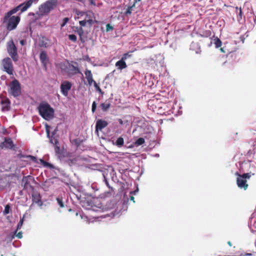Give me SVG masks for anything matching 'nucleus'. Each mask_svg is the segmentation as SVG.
<instances>
[{
  "label": "nucleus",
  "mask_w": 256,
  "mask_h": 256,
  "mask_svg": "<svg viewBox=\"0 0 256 256\" xmlns=\"http://www.w3.org/2000/svg\"><path fill=\"white\" fill-rule=\"evenodd\" d=\"M142 0H134V4H136L138 2L141 1Z\"/></svg>",
  "instance_id": "3c124183"
},
{
  "label": "nucleus",
  "mask_w": 256,
  "mask_h": 256,
  "mask_svg": "<svg viewBox=\"0 0 256 256\" xmlns=\"http://www.w3.org/2000/svg\"><path fill=\"white\" fill-rule=\"evenodd\" d=\"M68 38L74 42H76L77 40V38L76 36L73 34L68 35Z\"/></svg>",
  "instance_id": "2f4dec72"
},
{
  "label": "nucleus",
  "mask_w": 256,
  "mask_h": 256,
  "mask_svg": "<svg viewBox=\"0 0 256 256\" xmlns=\"http://www.w3.org/2000/svg\"><path fill=\"white\" fill-rule=\"evenodd\" d=\"M54 151L56 155L60 156V144L58 140L54 139Z\"/></svg>",
  "instance_id": "aec40b11"
},
{
  "label": "nucleus",
  "mask_w": 256,
  "mask_h": 256,
  "mask_svg": "<svg viewBox=\"0 0 256 256\" xmlns=\"http://www.w3.org/2000/svg\"><path fill=\"white\" fill-rule=\"evenodd\" d=\"M2 111H8L10 108V101L6 98H2L0 102Z\"/></svg>",
  "instance_id": "ddd939ff"
},
{
  "label": "nucleus",
  "mask_w": 256,
  "mask_h": 256,
  "mask_svg": "<svg viewBox=\"0 0 256 256\" xmlns=\"http://www.w3.org/2000/svg\"><path fill=\"white\" fill-rule=\"evenodd\" d=\"M75 214H76V216H78V212H75Z\"/></svg>",
  "instance_id": "4d7b16f0"
},
{
  "label": "nucleus",
  "mask_w": 256,
  "mask_h": 256,
  "mask_svg": "<svg viewBox=\"0 0 256 256\" xmlns=\"http://www.w3.org/2000/svg\"><path fill=\"white\" fill-rule=\"evenodd\" d=\"M56 201H57L58 205L60 206V208H64V204L63 202L62 198L58 197V198H56Z\"/></svg>",
  "instance_id": "7c9ffc66"
},
{
  "label": "nucleus",
  "mask_w": 256,
  "mask_h": 256,
  "mask_svg": "<svg viewBox=\"0 0 256 256\" xmlns=\"http://www.w3.org/2000/svg\"><path fill=\"white\" fill-rule=\"evenodd\" d=\"M83 35H79L80 36V40L81 42L82 43H84L86 42V40L83 38L82 37Z\"/></svg>",
  "instance_id": "37998d69"
},
{
  "label": "nucleus",
  "mask_w": 256,
  "mask_h": 256,
  "mask_svg": "<svg viewBox=\"0 0 256 256\" xmlns=\"http://www.w3.org/2000/svg\"><path fill=\"white\" fill-rule=\"evenodd\" d=\"M96 108V102H94L92 104V112H95Z\"/></svg>",
  "instance_id": "4c0bfd02"
},
{
  "label": "nucleus",
  "mask_w": 256,
  "mask_h": 256,
  "mask_svg": "<svg viewBox=\"0 0 256 256\" xmlns=\"http://www.w3.org/2000/svg\"><path fill=\"white\" fill-rule=\"evenodd\" d=\"M236 12L237 14V16L238 19L242 20V8L238 7H236Z\"/></svg>",
  "instance_id": "a878e982"
},
{
  "label": "nucleus",
  "mask_w": 256,
  "mask_h": 256,
  "mask_svg": "<svg viewBox=\"0 0 256 256\" xmlns=\"http://www.w3.org/2000/svg\"><path fill=\"white\" fill-rule=\"evenodd\" d=\"M10 93L14 97H16L20 95L21 93L20 85L18 81L14 79L12 81L10 84Z\"/></svg>",
  "instance_id": "0eeeda50"
},
{
  "label": "nucleus",
  "mask_w": 256,
  "mask_h": 256,
  "mask_svg": "<svg viewBox=\"0 0 256 256\" xmlns=\"http://www.w3.org/2000/svg\"><path fill=\"white\" fill-rule=\"evenodd\" d=\"M72 84L68 81H64L60 85L62 93L65 96L68 94V92L72 88Z\"/></svg>",
  "instance_id": "9d476101"
},
{
  "label": "nucleus",
  "mask_w": 256,
  "mask_h": 256,
  "mask_svg": "<svg viewBox=\"0 0 256 256\" xmlns=\"http://www.w3.org/2000/svg\"><path fill=\"white\" fill-rule=\"evenodd\" d=\"M84 74L86 75V78L88 82V84L90 86H91L94 82V80L93 79L92 74L90 70L86 69L84 72Z\"/></svg>",
  "instance_id": "dca6fc26"
},
{
  "label": "nucleus",
  "mask_w": 256,
  "mask_h": 256,
  "mask_svg": "<svg viewBox=\"0 0 256 256\" xmlns=\"http://www.w3.org/2000/svg\"><path fill=\"white\" fill-rule=\"evenodd\" d=\"M48 40L45 36H42L40 38L39 46L41 48H46L48 47Z\"/></svg>",
  "instance_id": "a211bd4d"
},
{
  "label": "nucleus",
  "mask_w": 256,
  "mask_h": 256,
  "mask_svg": "<svg viewBox=\"0 0 256 256\" xmlns=\"http://www.w3.org/2000/svg\"><path fill=\"white\" fill-rule=\"evenodd\" d=\"M118 121L120 124H121V125L123 124V121L122 119H118Z\"/></svg>",
  "instance_id": "8fccbe9b"
},
{
  "label": "nucleus",
  "mask_w": 256,
  "mask_h": 256,
  "mask_svg": "<svg viewBox=\"0 0 256 256\" xmlns=\"http://www.w3.org/2000/svg\"><path fill=\"white\" fill-rule=\"evenodd\" d=\"M34 181V178L30 176H24L22 179V185L24 189L32 188L30 182Z\"/></svg>",
  "instance_id": "9b49d317"
},
{
  "label": "nucleus",
  "mask_w": 256,
  "mask_h": 256,
  "mask_svg": "<svg viewBox=\"0 0 256 256\" xmlns=\"http://www.w3.org/2000/svg\"><path fill=\"white\" fill-rule=\"evenodd\" d=\"M114 30V27L112 26L110 24L106 25V31L107 32L111 31Z\"/></svg>",
  "instance_id": "f704fd0d"
},
{
  "label": "nucleus",
  "mask_w": 256,
  "mask_h": 256,
  "mask_svg": "<svg viewBox=\"0 0 256 256\" xmlns=\"http://www.w3.org/2000/svg\"><path fill=\"white\" fill-rule=\"evenodd\" d=\"M20 44L22 46H24L25 44V41L24 40H22L20 41Z\"/></svg>",
  "instance_id": "09e8293b"
},
{
  "label": "nucleus",
  "mask_w": 256,
  "mask_h": 256,
  "mask_svg": "<svg viewBox=\"0 0 256 256\" xmlns=\"http://www.w3.org/2000/svg\"><path fill=\"white\" fill-rule=\"evenodd\" d=\"M108 125V122L102 120H98L96 121V130H102L104 128L106 127Z\"/></svg>",
  "instance_id": "4468645a"
},
{
  "label": "nucleus",
  "mask_w": 256,
  "mask_h": 256,
  "mask_svg": "<svg viewBox=\"0 0 256 256\" xmlns=\"http://www.w3.org/2000/svg\"><path fill=\"white\" fill-rule=\"evenodd\" d=\"M26 157L28 158H29L32 162H37V158L36 156H31V155H28V156H27Z\"/></svg>",
  "instance_id": "72a5a7b5"
},
{
  "label": "nucleus",
  "mask_w": 256,
  "mask_h": 256,
  "mask_svg": "<svg viewBox=\"0 0 256 256\" xmlns=\"http://www.w3.org/2000/svg\"><path fill=\"white\" fill-rule=\"evenodd\" d=\"M32 204L35 203L38 206L42 205V202L41 200V196L40 194L34 193L32 195Z\"/></svg>",
  "instance_id": "2eb2a0df"
},
{
  "label": "nucleus",
  "mask_w": 256,
  "mask_h": 256,
  "mask_svg": "<svg viewBox=\"0 0 256 256\" xmlns=\"http://www.w3.org/2000/svg\"><path fill=\"white\" fill-rule=\"evenodd\" d=\"M124 144V140L122 137H119L116 142V144L118 146L121 147Z\"/></svg>",
  "instance_id": "b1692460"
},
{
  "label": "nucleus",
  "mask_w": 256,
  "mask_h": 256,
  "mask_svg": "<svg viewBox=\"0 0 256 256\" xmlns=\"http://www.w3.org/2000/svg\"><path fill=\"white\" fill-rule=\"evenodd\" d=\"M228 244L230 246H232V242H231L230 241H228Z\"/></svg>",
  "instance_id": "864d4df0"
},
{
  "label": "nucleus",
  "mask_w": 256,
  "mask_h": 256,
  "mask_svg": "<svg viewBox=\"0 0 256 256\" xmlns=\"http://www.w3.org/2000/svg\"><path fill=\"white\" fill-rule=\"evenodd\" d=\"M31 2V1H30L26 4H21L5 14L3 18L2 23L6 24L8 30L12 31L16 29L20 20L19 16H12V15L19 10H20L21 12L26 11L30 8Z\"/></svg>",
  "instance_id": "f257e3e1"
},
{
  "label": "nucleus",
  "mask_w": 256,
  "mask_h": 256,
  "mask_svg": "<svg viewBox=\"0 0 256 256\" xmlns=\"http://www.w3.org/2000/svg\"><path fill=\"white\" fill-rule=\"evenodd\" d=\"M10 206L8 205H6L4 208V214H8L10 212Z\"/></svg>",
  "instance_id": "58836bf2"
},
{
  "label": "nucleus",
  "mask_w": 256,
  "mask_h": 256,
  "mask_svg": "<svg viewBox=\"0 0 256 256\" xmlns=\"http://www.w3.org/2000/svg\"><path fill=\"white\" fill-rule=\"evenodd\" d=\"M7 50L9 55L11 56L14 62L18 60V56L17 52V48L14 44L12 40L8 42L7 43Z\"/></svg>",
  "instance_id": "39448f33"
},
{
  "label": "nucleus",
  "mask_w": 256,
  "mask_h": 256,
  "mask_svg": "<svg viewBox=\"0 0 256 256\" xmlns=\"http://www.w3.org/2000/svg\"><path fill=\"white\" fill-rule=\"evenodd\" d=\"M100 106L104 112H106L110 106V104L109 101L106 100L104 102L102 103Z\"/></svg>",
  "instance_id": "412c9836"
},
{
  "label": "nucleus",
  "mask_w": 256,
  "mask_h": 256,
  "mask_svg": "<svg viewBox=\"0 0 256 256\" xmlns=\"http://www.w3.org/2000/svg\"><path fill=\"white\" fill-rule=\"evenodd\" d=\"M69 18H65L63 19L62 23L61 24V27H64L66 24L68 22Z\"/></svg>",
  "instance_id": "e433bc0d"
},
{
  "label": "nucleus",
  "mask_w": 256,
  "mask_h": 256,
  "mask_svg": "<svg viewBox=\"0 0 256 256\" xmlns=\"http://www.w3.org/2000/svg\"><path fill=\"white\" fill-rule=\"evenodd\" d=\"M106 184L107 186H108L109 188H110V186H109L107 180H106Z\"/></svg>",
  "instance_id": "6e6d98bb"
},
{
  "label": "nucleus",
  "mask_w": 256,
  "mask_h": 256,
  "mask_svg": "<svg viewBox=\"0 0 256 256\" xmlns=\"http://www.w3.org/2000/svg\"><path fill=\"white\" fill-rule=\"evenodd\" d=\"M40 59L43 66L46 68L47 64L49 62V59L46 52L42 51L40 52Z\"/></svg>",
  "instance_id": "f8f14e48"
},
{
  "label": "nucleus",
  "mask_w": 256,
  "mask_h": 256,
  "mask_svg": "<svg viewBox=\"0 0 256 256\" xmlns=\"http://www.w3.org/2000/svg\"><path fill=\"white\" fill-rule=\"evenodd\" d=\"M214 44H215V46L216 48H218L221 46H222V42L220 38H216L214 39Z\"/></svg>",
  "instance_id": "cd10ccee"
},
{
  "label": "nucleus",
  "mask_w": 256,
  "mask_h": 256,
  "mask_svg": "<svg viewBox=\"0 0 256 256\" xmlns=\"http://www.w3.org/2000/svg\"><path fill=\"white\" fill-rule=\"evenodd\" d=\"M38 109L40 116L46 120H50L54 116V109L46 102H42Z\"/></svg>",
  "instance_id": "7ed1b4c3"
},
{
  "label": "nucleus",
  "mask_w": 256,
  "mask_h": 256,
  "mask_svg": "<svg viewBox=\"0 0 256 256\" xmlns=\"http://www.w3.org/2000/svg\"><path fill=\"white\" fill-rule=\"evenodd\" d=\"M83 26H74V31L75 32H76L78 36L79 35H83L84 34V31L82 28Z\"/></svg>",
  "instance_id": "5701e85b"
},
{
  "label": "nucleus",
  "mask_w": 256,
  "mask_h": 256,
  "mask_svg": "<svg viewBox=\"0 0 256 256\" xmlns=\"http://www.w3.org/2000/svg\"><path fill=\"white\" fill-rule=\"evenodd\" d=\"M252 175H254V174H251L250 172L248 173H244L242 174H240V176H242V178H244L245 180L250 179Z\"/></svg>",
  "instance_id": "c756f323"
},
{
  "label": "nucleus",
  "mask_w": 256,
  "mask_h": 256,
  "mask_svg": "<svg viewBox=\"0 0 256 256\" xmlns=\"http://www.w3.org/2000/svg\"><path fill=\"white\" fill-rule=\"evenodd\" d=\"M49 128V126H46V132L48 133V134H49V130L48 129V128Z\"/></svg>",
  "instance_id": "603ef678"
},
{
  "label": "nucleus",
  "mask_w": 256,
  "mask_h": 256,
  "mask_svg": "<svg viewBox=\"0 0 256 256\" xmlns=\"http://www.w3.org/2000/svg\"><path fill=\"white\" fill-rule=\"evenodd\" d=\"M40 164L43 166H44L45 168H48L50 169L54 168V166L53 164L44 161L42 159H40Z\"/></svg>",
  "instance_id": "4be33fe9"
},
{
  "label": "nucleus",
  "mask_w": 256,
  "mask_h": 256,
  "mask_svg": "<svg viewBox=\"0 0 256 256\" xmlns=\"http://www.w3.org/2000/svg\"><path fill=\"white\" fill-rule=\"evenodd\" d=\"M138 190L137 189V190H134V191H132V192H130V194H133V195L136 194V192H138Z\"/></svg>",
  "instance_id": "49530a36"
},
{
  "label": "nucleus",
  "mask_w": 256,
  "mask_h": 256,
  "mask_svg": "<svg viewBox=\"0 0 256 256\" xmlns=\"http://www.w3.org/2000/svg\"><path fill=\"white\" fill-rule=\"evenodd\" d=\"M58 0H48L39 7V12L41 15L48 14L57 6Z\"/></svg>",
  "instance_id": "20e7f679"
},
{
  "label": "nucleus",
  "mask_w": 256,
  "mask_h": 256,
  "mask_svg": "<svg viewBox=\"0 0 256 256\" xmlns=\"http://www.w3.org/2000/svg\"><path fill=\"white\" fill-rule=\"evenodd\" d=\"M138 190L137 189V190H134V191H132V192H130V194H133V195L136 194V192H138Z\"/></svg>",
  "instance_id": "a18cd8bd"
},
{
  "label": "nucleus",
  "mask_w": 256,
  "mask_h": 256,
  "mask_svg": "<svg viewBox=\"0 0 256 256\" xmlns=\"http://www.w3.org/2000/svg\"><path fill=\"white\" fill-rule=\"evenodd\" d=\"M236 175L238 176L236 178V184L238 186L240 189L246 190L248 186L247 184V180H245L244 178H242L240 174H238V172L236 173Z\"/></svg>",
  "instance_id": "6e6552de"
},
{
  "label": "nucleus",
  "mask_w": 256,
  "mask_h": 256,
  "mask_svg": "<svg viewBox=\"0 0 256 256\" xmlns=\"http://www.w3.org/2000/svg\"><path fill=\"white\" fill-rule=\"evenodd\" d=\"M16 234V236L18 238H21L22 237V232H18L17 234Z\"/></svg>",
  "instance_id": "79ce46f5"
},
{
  "label": "nucleus",
  "mask_w": 256,
  "mask_h": 256,
  "mask_svg": "<svg viewBox=\"0 0 256 256\" xmlns=\"http://www.w3.org/2000/svg\"><path fill=\"white\" fill-rule=\"evenodd\" d=\"M38 0H28L26 2H23L22 4H26L28 2H29L30 1H31V4H30V7L32 5V3L34 2H38Z\"/></svg>",
  "instance_id": "a19ab883"
},
{
  "label": "nucleus",
  "mask_w": 256,
  "mask_h": 256,
  "mask_svg": "<svg viewBox=\"0 0 256 256\" xmlns=\"http://www.w3.org/2000/svg\"><path fill=\"white\" fill-rule=\"evenodd\" d=\"M2 64L4 72L10 75L13 74L14 72L13 64L10 58H4L2 61Z\"/></svg>",
  "instance_id": "423d86ee"
},
{
  "label": "nucleus",
  "mask_w": 256,
  "mask_h": 256,
  "mask_svg": "<svg viewBox=\"0 0 256 256\" xmlns=\"http://www.w3.org/2000/svg\"><path fill=\"white\" fill-rule=\"evenodd\" d=\"M255 18H256V16Z\"/></svg>",
  "instance_id": "13d9d810"
},
{
  "label": "nucleus",
  "mask_w": 256,
  "mask_h": 256,
  "mask_svg": "<svg viewBox=\"0 0 256 256\" xmlns=\"http://www.w3.org/2000/svg\"><path fill=\"white\" fill-rule=\"evenodd\" d=\"M67 73L69 76H74L77 74H82L78 66H74L70 64H68L67 66Z\"/></svg>",
  "instance_id": "1a4fd4ad"
},
{
  "label": "nucleus",
  "mask_w": 256,
  "mask_h": 256,
  "mask_svg": "<svg viewBox=\"0 0 256 256\" xmlns=\"http://www.w3.org/2000/svg\"><path fill=\"white\" fill-rule=\"evenodd\" d=\"M76 14L78 16V18H84L82 20L79 21V24L82 26H87L90 28L94 24L98 23L95 20L94 14L92 11L84 12L78 10Z\"/></svg>",
  "instance_id": "f03ea898"
},
{
  "label": "nucleus",
  "mask_w": 256,
  "mask_h": 256,
  "mask_svg": "<svg viewBox=\"0 0 256 256\" xmlns=\"http://www.w3.org/2000/svg\"><path fill=\"white\" fill-rule=\"evenodd\" d=\"M212 33L210 30H206L204 33V36H205L206 37H208L210 36Z\"/></svg>",
  "instance_id": "ea45409f"
},
{
  "label": "nucleus",
  "mask_w": 256,
  "mask_h": 256,
  "mask_svg": "<svg viewBox=\"0 0 256 256\" xmlns=\"http://www.w3.org/2000/svg\"><path fill=\"white\" fill-rule=\"evenodd\" d=\"M130 56V55L128 53H126L122 56L120 60L125 62V60Z\"/></svg>",
  "instance_id": "c9c22d12"
},
{
  "label": "nucleus",
  "mask_w": 256,
  "mask_h": 256,
  "mask_svg": "<svg viewBox=\"0 0 256 256\" xmlns=\"http://www.w3.org/2000/svg\"><path fill=\"white\" fill-rule=\"evenodd\" d=\"M24 216L22 218H20V222L18 224L17 229L14 232V234H16L18 230L22 228L24 220Z\"/></svg>",
  "instance_id": "c85d7f7f"
},
{
  "label": "nucleus",
  "mask_w": 256,
  "mask_h": 256,
  "mask_svg": "<svg viewBox=\"0 0 256 256\" xmlns=\"http://www.w3.org/2000/svg\"><path fill=\"white\" fill-rule=\"evenodd\" d=\"M220 50L222 52H224V48H220Z\"/></svg>",
  "instance_id": "5fc2aeb1"
},
{
  "label": "nucleus",
  "mask_w": 256,
  "mask_h": 256,
  "mask_svg": "<svg viewBox=\"0 0 256 256\" xmlns=\"http://www.w3.org/2000/svg\"><path fill=\"white\" fill-rule=\"evenodd\" d=\"M4 147L6 148L12 149L14 144L10 138H4V141L2 143Z\"/></svg>",
  "instance_id": "f3484780"
},
{
  "label": "nucleus",
  "mask_w": 256,
  "mask_h": 256,
  "mask_svg": "<svg viewBox=\"0 0 256 256\" xmlns=\"http://www.w3.org/2000/svg\"><path fill=\"white\" fill-rule=\"evenodd\" d=\"M116 66L118 70H122L127 67L126 64L123 60H120L116 63Z\"/></svg>",
  "instance_id": "6ab92c4d"
},
{
  "label": "nucleus",
  "mask_w": 256,
  "mask_h": 256,
  "mask_svg": "<svg viewBox=\"0 0 256 256\" xmlns=\"http://www.w3.org/2000/svg\"><path fill=\"white\" fill-rule=\"evenodd\" d=\"M135 6V4H134L131 6H128V8L126 9V11L125 12V14L126 15H130L132 13V10H133V8Z\"/></svg>",
  "instance_id": "bb28decb"
},
{
  "label": "nucleus",
  "mask_w": 256,
  "mask_h": 256,
  "mask_svg": "<svg viewBox=\"0 0 256 256\" xmlns=\"http://www.w3.org/2000/svg\"><path fill=\"white\" fill-rule=\"evenodd\" d=\"M134 196H133V194H130V200H132L134 202Z\"/></svg>",
  "instance_id": "de8ad7c7"
},
{
  "label": "nucleus",
  "mask_w": 256,
  "mask_h": 256,
  "mask_svg": "<svg viewBox=\"0 0 256 256\" xmlns=\"http://www.w3.org/2000/svg\"><path fill=\"white\" fill-rule=\"evenodd\" d=\"M145 142V140L142 138H138L135 142L134 145L136 146L143 144Z\"/></svg>",
  "instance_id": "393cba45"
},
{
  "label": "nucleus",
  "mask_w": 256,
  "mask_h": 256,
  "mask_svg": "<svg viewBox=\"0 0 256 256\" xmlns=\"http://www.w3.org/2000/svg\"><path fill=\"white\" fill-rule=\"evenodd\" d=\"M90 4L94 6H96V4L94 0H88Z\"/></svg>",
  "instance_id": "c03bdc74"
},
{
  "label": "nucleus",
  "mask_w": 256,
  "mask_h": 256,
  "mask_svg": "<svg viewBox=\"0 0 256 256\" xmlns=\"http://www.w3.org/2000/svg\"><path fill=\"white\" fill-rule=\"evenodd\" d=\"M94 84V88H96V90L98 91V92L102 93V90L100 87L98 86V84L96 82H94L92 83Z\"/></svg>",
  "instance_id": "473e14b6"
}]
</instances>
